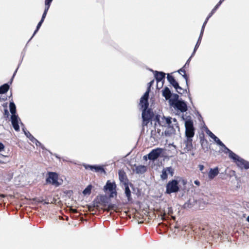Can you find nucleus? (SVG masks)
Masks as SVG:
<instances>
[{"label": "nucleus", "instance_id": "nucleus-37", "mask_svg": "<svg viewBox=\"0 0 249 249\" xmlns=\"http://www.w3.org/2000/svg\"><path fill=\"white\" fill-rule=\"evenodd\" d=\"M185 67H183L182 68L180 69L178 71V72L181 74H182V73H183V74H185Z\"/></svg>", "mask_w": 249, "mask_h": 249}, {"label": "nucleus", "instance_id": "nucleus-41", "mask_svg": "<svg viewBox=\"0 0 249 249\" xmlns=\"http://www.w3.org/2000/svg\"><path fill=\"white\" fill-rule=\"evenodd\" d=\"M191 59V57H190V58L187 60L185 64L184 65V66H183L184 67L186 68L187 67H188Z\"/></svg>", "mask_w": 249, "mask_h": 249}, {"label": "nucleus", "instance_id": "nucleus-17", "mask_svg": "<svg viewBox=\"0 0 249 249\" xmlns=\"http://www.w3.org/2000/svg\"><path fill=\"white\" fill-rule=\"evenodd\" d=\"M124 193L125 196H126L127 200L128 201H130L132 200V198L131 197V192L129 189L128 183H124Z\"/></svg>", "mask_w": 249, "mask_h": 249}, {"label": "nucleus", "instance_id": "nucleus-59", "mask_svg": "<svg viewBox=\"0 0 249 249\" xmlns=\"http://www.w3.org/2000/svg\"><path fill=\"white\" fill-rule=\"evenodd\" d=\"M172 217L173 219H175V216H172Z\"/></svg>", "mask_w": 249, "mask_h": 249}, {"label": "nucleus", "instance_id": "nucleus-53", "mask_svg": "<svg viewBox=\"0 0 249 249\" xmlns=\"http://www.w3.org/2000/svg\"><path fill=\"white\" fill-rule=\"evenodd\" d=\"M4 114L5 115H7V116L9 115V112H8L7 109H5L4 110Z\"/></svg>", "mask_w": 249, "mask_h": 249}, {"label": "nucleus", "instance_id": "nucleus-50", "mask_svg": "<svg viewBox=\"0 0 249 249\" xmlns=\"http://www.w3.org/2000/svg\"><path fill=\"white\" fill-rule=\"evenodd\" d=\"M148 154L146 155H144L143 157V159L145 160H147V159H148Z\"/></svg>", "mask_w": 249, "mask_h": 249}, {"label": "nucleus", "instance_id": "nucleus-61", "mask_svg": "<svg viewBox=\"0 0 249 249\" xmlns=\"http://www.w3.org/2000/svg\"><path fill=\"white\" fill-rule=\"evenodd\" d=\"M191 154H192V156L194 155V153H192Z\"/></svg>", "mask_w": 249, "mask_h": 249}, {"label": "nucleus", "instance_id": "nucleus-48", "mask_svg": "<svg viewBox=\"0 0 249 249\" xmlns=\"http://www.w3.org/2000/svg\"><path fill=\"white\" fill-rule=\"evenodd\" d=\"M168 213L169 215L173 213V211L171 207L168 208Z\"/></svg>", "mask_w": 249, "mask_h": 249}, {"label": "nucleus", "instance_id": "nucleus-46", "mask_svg": "<svg viewBox=\"0 0 249 249\" xmlns=\"http://www.w3.org/2000/svg\"><path fill=\"white\" fill-rule=\"evenodd\" d=\"M34 143H36L37 146H39L40 145H41V143L38 140H37L36 142H35Z\"/></svg>", "mask_w": 249, "mask_h": 249}, {"label": "nucleus", "instance_id": "nucleus-6", "mask_svg": "<svg viewBox=\"0 0 249 249\" xmlns=\"http://www.w3.org/2000/svg\"><path fill=\"white\" fill-rule=\"evenodd\" d=\"M163 151V148L159 147L152 149L148 154V159L150 160L155 161L160 157Z\"/></svg>", "mask_w": 249, "mask_h": 249}, {"label": "nucleus", "instance_id": "nucleus-42", "mask_svg": "<svg viewBox=\"0 0 249 249\" xmlns=\"http://www.w3.org/2000/svg\"><path fill=\"white\" fill-rule=\"evenodd\" d=\"M167 216L166 215V214L165 213H164L163 214L161 215V219L163 220H166L167 218Z\"/></svg>", "mask_w": 249, "mask_h": 249}, {"label": "nucleus", "instance_id": "nucleus-58", "mask_svg": "<svg viewBox=\"0 0 249 249\" xmlns=\"http://www.w3.org/2000/svg\"><path fill=\"white\" fill-rule=\"evenodd\" d=\"M247 220L249 222V216H248V217L247 218Z\"/></svg>", "mask_w": 249, "mask_h": 249}, {"label": "nucleus", "instance_id": "nucleus-3", "mask_svg": "<svg viewBox=\"0 0 249 249\" xmlns=\"http://www.w3.org/2000/svg\"><path fill=\"white\" fill-rule=\"evenodd\" d=\"M140 105L143 108L142 112V125H146L153 117L154 114L150 109H148V103L147 106H144V102L142 103L141 99Z\"/></svg>", "mask_w": 249, "mask_h": 249}, {"label": "nucleus", "instance_id": "nucleus-62", "mask_svg": "<svg viewBox=\"0 0 249 249\" xmlns=\"http://www.w3.org/2000/svg\"><path fill=\"white\" fill-rule=\"evenodd\" d=\"M45 204H48V203H49V202H45Z\"/></svg>", "mask_w": 249, "mask_h": 249}, {"label": "nucleus", "instance_id": "nucleus-9", "mask_svg": "<svg viewBox=\"0 0 249 249\" xmlns=\"http://www.w3.org/2000/svg\"><path fill=\"white\" fill-rule=\"evenodd\" d=\"M172 106L175 109L180 111L181 112H186L187 109V106L186 102L183 100L177 101Z\"/></svg>", "mask_w": 249, "mask_h": 249}, {"label": "nucleus", "instance_id": "nucleus-38", "mask_svg": "<svg viewBox=\"0 0 249 249\" xmlns=\"http://www.w3.org/2000/svg\"><path fill=\"white\" fill-rule=\"evenodd\" d=\"M114 207H115L114 204H110L108 206V208L107 209V211H109L110 210H113Z\"/></svg>", "mask_w": 249, "mask_h": 249}, {"label": "nucleus", "instance_id": "nucleus-24", "mask_svg": "<svg viewBox=\"0 0 249 249\" xmlns=\"http://www.w3.org/2000/svg\"><path fill=\"white\" fill-rule=\"evenodd\" d=\"M172 97L169 99V102L171 106L173 105L176 102L179 101L181 100H178L179 96L177 94H173L171 96Z\"/></svg>", "mask_w": 249, "mask_h": 249}, {"label": "nucleus", "instance_id": "nucleus-45", "mask_svg": "<svg viewBox=\"0 0 249 249\" xmlns=\"http://www.w3.org/2000/svg\"><path fill=\"white\" fill-rule=\"evenodd\" d=\"M198 167H199V170L201 171V172H202L204 168V166L203 165H201V164L198 165Z\"/></svg>", "mask_w": 249, "mask_h": 249}, {"label": "nucleus", "instance_id": "nucleus-29", "mask_svg": "<svg viewBox=\"0 0 249 249\" xmlns=\"http://www.w3.org/2000/svg\"><path fill=\"white\" fill-rule=\"evenodd\" d=\"M94 171L95 172H101L105 173V169L102 166L97 165H94Z\"/></svg>", "mask_w": 249, "mask_h": 249}, {"label": "nucleus", "instance_id": "nucleus-40", "mask_svg": "<svg viewBox=\"0 0 249 249\" xmlns=\"http://www.w3.org/2000/svg\"><path fill=\"white\" fill-rule=\"evenodd\" d=\"M109 192H110V197H113L114 196L117 195V192L116 191V189L113 191H110Z\"/></svg>", "mask_w": 249, "mask_h": 249}, {"label": "nucleus", "instance_id": "nucleus-31", "mask_svg": "<svg viewBox=\"0 0 249 249\" xmlns=\"http://www.w3.org/2000/svg\"><path fill=\"white\" fill-rule=\"evenodd\" d=\"M25 135L32 142L37 141V140L29 132H25Z\"/></svg>", "mask_w": 249, "mask_h": 249}, {"label": "nucleus", "instance_id": "nucleus-32", "mask_svg": "<svg viewBox=\"0 0 249 249\" xmlns=\"http://www.w3.org/2000/svg\"><path fill=\"white\" fill-rule=\"evenodd\" d=\"M91 185H88L83 191V194L84 195H89L91 192Z\"/></svg>", "mask_w": 249, "mask_h": 249}, {"label": "nucleus", "instance_id": "nucleus-16", "mask_svg": "<svg viewBox=\"0 0 249 249\" xmlns=\"http://www.w3.org/2000/svg\"><path fill=\"white\" fill-rule=\"evenodd\" d=\"M135 169L134 171L137 174H142L144 173L147 170L146 166L144 165H135Z\"/></svg>", "mask_w": 249, "mask_h": 249}, {"label": "nucleus", "instance_id": "nucleus-18", "mask_svg": "<svg viewBox=\"0 0 249 249\" xmlns=\"http://www.w3.org/2000/svg\"><path fill=\"white\" fill-rule=\"evenodd\" d=\"M119 178L121 182L123 183H127L128 180L125 174V173L124 171L120 170L118 173Z\"/></svg>", "mask_w": 249, "mask_h": 249}, {"label": "nucleus", "instance_id": "nucleus-11", "mask_svg": "<svg viewBox=\"0 0 249 249\" xmlns=\"http://www.w3.org/2000/svg\"><path fill=\"white\" fill-rule=\"evenodd\" d=\"M192 141L193 139H186L182 145L181 154H185L192 150L193 149Z\"/></svg>", "mask_w": 249, "mask_h": 249}, {"label": "nucleus", "instance_id": "nucleus-13", "mask_svg": "<svg viewBox=\"0 0 249 249\" xmlns=\"http://www.w3.org/2000/svg\"><path fill=\"white\" fill-rule=\"evenodd\" d=\"M174 170L171 167L163 168L160 175L161 178L163 180L167 179L168 174H170L171 176H173L174 174Z\"/></svg>", "mask_w": 249, "mask_h": 249}, {"label": "nucleus", "instance_id": "nucleus-28", "mask_svg": "<svg viewBox=\"0 0 249 249\" xmlns=\"http://www.w3.org/2000/svg\"><path fill=\"white\" fill-rule=\"evenodd\" d=\"M9 161L10 160L7 156L0 154V163H6Z\"/></svg>", "mask_w": 249, "mask_h": 249}, {"label": "nucleus", "instance_id": "nucleus-44", "mask_svg": "<svg viewBox=\"0 0 249 249\" xmlns=\"http://www.w3.org/2000/svg\"><path fill=\"white\" fill-rule=\"evenodd\" d=\"M47 12H44L43 13V15L42 16V18H41V19H43V21L44 20V19L45 18H46V15H47Z\"/></svg>", "mask_w": 249, "mask_h": 249}, {"label": "nucleus", "instance_id": "nucleus-49", "mask_svg": "<svg viewBox=\"0 0 249 249\" xmlns=\"http://www.w3.org/2000/svg\"><path fill=\"white\" fill-rule=\"evenodd\" d=\"M194 183L197 186H199L200 185V182L197 180H195Z\"/></svg>", "mask_w": 249, "mask_h": 249}, {"label": "nucleus", "instance_id": "nucleus-8", "mask_svg": "<svg viewBox=\"0 0 249 249\" xmlns=\"http://www.w3.org/2000/svg\"><path fill=\"white\" fill-rule=\"evenodd\" d=\"M58 175L55 172H50L48 173V177L46 178L47 183H52L56 186L60 185V183L58 182Z\"/></svg>", "mask_w": 249, "mask_h": 249}, {"label": "nucleus", "instance_id": "nucleus-15", "mask_svg": "<svg viewBox=\"0 0 249 249\" xmlns=\"http://www.w3.org/2000/svg\"><path fill=\"white\" fill-rule=\"evenodd\" d=\"M219 174V169L217 167L214 168H211L208 173V177L210 179H212Z\"/></svg>", "mask_w": 249, "mask_h": 249}, {"label": "nucleus", "instance_id": "nucleus-54", "mask_svg": "<svg viewBox=\"0 0 249 249\" xmlns=\"http://www.w3.org/2000/svg\"><path fill=\"white\" fill-rule=\"evenodd\" d=\"M22 129H23V131L24 133V134H25V132H29V131H27V130L25 129L24 128H22Z\"/></svg>", "mask_w": 249, "mask_h": 249}, {"label": "nucleus", "instance_id": "nucleus-19", "mask_svg": "<svg viewBox=\"0 0 249 249\" xmlns=\"http://www.w3.org/2000/svg\"><path fill=\"white\" fill-rule=\"evenodd\" d=\"M219 7V6L217 5H216L215 7L213 9L211 13L209 14L208 17H207L206 19H205L204 22L203 24V25L202 26V29H204L206 24H207L209 19L210 18H212V15L215 12L216 10L217 9V8Z\"/></svg>", "mask_w": 249, "mask_h": 249}, {"label": "nucleus", "instance_id": "nucleus-57", "mask_svg": "<svg viewBox=\"0 0 249 249\" xmlns=\"http://www.w3.org/2000/svg\"><path fill=\"white\" fill-rule=\"evenodd\" d=\"M39 146H40V147H41V148H42V149H44V145H42V144H41V145H40Z\"/></svg>", "mask_w": 249, "mask_h": 249}, {"label": "nucleus", "instance_id": "nucleus-1", "mask_svg": "<svg viewBox=\"0 0 249 249\" xmlns=\"http://www.w3.org/2000/svg\"><path fill=\"white\" fill-rule=\"evenodd\" d=\"M207 134L216 143L217 145L221 146L224 149L222 151L226 154H229V157L233 161L236 163L237 166L242 169L245 168L248 169L249 168V162L240 157L229 148H228L210 130H207Z\"/></svg>", "mask_w": 249, "mask_h": 249}, {"label": "nucleus", "instance_id": "nucleus-26", "mask_svg": "<svg viewBox=\"0 0 249 249\" xmlns=\"http://www.w3.org/2000/svg\"><path fill=\"white\" fill-rule=\"evenodd\" d=\"M9 89L8 84H4L0 87V94H4L7 92Z\"/></svg>", "mask_w": 249, "mask_h": 249}, {"label": "nucleus", "instance_id": "nucleus-4", "mask_svg": "<svg viewBox=\"0 0 249 249\" xmlns=\"http://www.w3.org/2000/svg\"><path fill=\"white\" fill-rule=\"evenodd\" d=\"M178 181L177 180L173 179L170 181L166 186V193L170 194L173 193H176L179 191Z\"/></svg>", "mask_w": 249, "mask_h": 249}, {"label": "nucleus", "instance_id": "nucleus-55", "mask_svg": "<svg viewBox=\"0 0 249 249\" xmlns=\"http://www.w3.org/2000/svg\"><path fill=\"white\" fill-rule=\"evenodd\" d=\"M71 211L74 213H77V210L76 209H72Z\"/></svg>", "mask_w": 249, "mask_h": 249}, {"label": "nucleus", "instance_id": "nucleus-51", "mask_svg": "<svg viewBox=\"0 0 249 249\" xmlns=\"http://www.w3.org/2000/svg\"><path fill=\"white\" fill-rule=\"evenodd\" d=\"M197 49H196L195 48H194V51L191 55V56L190 57H191V58L193 57V55H195V53H196V51Z\"/></svg>", "mask_w": 249, "mask_h": 249}, {"label": "nucleus", "instance_id": "nucleus-21", "mask_svg": "<svg viewBox=\"0 0 249 249\" xmlns=\"http://www.w3.org/2000/svg\"><path fill=\"white\" fill-rule=\"evenodd\" d=\"M116 184L115 182H111L109 180H108L104 186V189L105 190H108L110 191H113L116 189Z\"/></svg>", "mask_w": 249, "mask_h": 249}, {"label": "nucleus", "instance_id": "nucleus-30", "mask_svg": "<svg viewBox=\"0 0 249 249\" xmlns=\"http://www.w3.org/2000/svg\"><path fill=\"white\" fill-rule=\"evenodd\" d=\"M165 127L168 125H171V124L173 123V119H172L171 117H165Z\"/></svg>", "mask_w": 249, "mask_h": 249}, {"label": "nucleus", "instance_id": "nucleus-20", "mask_svg": "<svg viewBox=\"0 0 249 249\" xmlns=\"http://www.w3.org/2000/svg\"><path fill=\"white\" fill-rule=\"evenodd\" d=\"M162 96L165 97L166 100H169L171 97L172 94L170 89L168 87H165L162 90Z\"/></svg>", "mask_w": 249, "mask_h": 249}, {"label": "nucleus", "instance_id": "nucleus-39", "mask_svg": "<svg viewBox=\"0 0 249 249\" xmlns=\"http://www.w3.org/2000/svg\"><path fill=\"white\" fill-rule=\"evenodd\" d=\"M182 76L185 79V80L186 81V85L188 87V76L185 73L182 74Z\"/></svg>", "mask_w": 249, "mask_h": 249}, {"label": "nucleus", "instance_id": "nucleus-22", "mask_svg": "<svg viewBox=\"0 0 249 249\" xmlns=\"http://www.w3.org/2000/svg\"><path fill=\"white\" fill-rule=\"evenodd\" d=\"M167 79L169 82L174 87V88H176V86H177L178 84V82L175 80V78L169 73L167 74Z\"/></svg>", "mask_w": 249, "mask_h": 249}, {"label": "nucleus", "instance_id": "nucleus-2", "mask_svg": "<svg viewBox=\"0 0 249 249\" xmlns=\"http://www.w3.org/2000/svg\"><path fill=\"white\" fill-rule=\"evenodd\" d=\"M182 118L185 121V138L186 139H192L194 137L195 131L193 121L189 116H187L186 118L182 116Z\"/></svg>", "mask_w": 249, "mask_h": 249}, {"label": "nucleus", "instance_id": "nucleus-56", "mask_svg": "<svg viewBox=\"0 0 249 249\" xmlns=\"http://www.w3.org/2000/svg\"><path fill=\"white\" fill-rule=\"evenodd\" d=\"M53 0H45V1L52 3Z\"/></svg>", "mask_w": 249, "mask_h": 249}, {"label": "nucleus", "instance_id": "nucleus-14", "mask_svg": "<svg viewBox=\"0 0 249 249\" xmlns=\"http://www.w3.org/2000/svg\"><path fill=\"white\" fill-rule=\"evenodd\" d=\"M11 123L14 129L18 131L19 130V126L18 125V121L20 120L18 115H11Z\"/></svg>", "mask_w": 249, "mask_h": 249}, {"label": "nucleus", "instance_id": "nucleus-33", "mask_svg": "<svg viewBox=\"0 0 249 249\" xmlns=\"http://www.w3.org/2000/svg\"><path fill=\"white\" fill-rule=\"evenodd\" d=\"M43 19H41L40 20V21L38 22L37 26H36V30L35 31L32 36L31 37V38H30V39H31L33 37L35 36V35L37 32L38 30H39V29L40 28V27H41L42 23L43 22Z\"/></svg>", "mask_w": 249, "mask_h": 249}, {"label": "nucleus", "instance_id": "nucleus-60", "mask_svg": "<svg viewBox=\"0 0 249 249\" xmlns=\"http://www.w3.org/2000/svg\"><path fill=\"white\" fill-rule=\"evenodd\" d=\"M203 206H201H201H200V208H201V209H203Z\"/></svg>", "mask_w": 249, "mask_h": 249}, {"label": "nucleus", "instance_id": "nucleus-35", "mask_svg": "<svg viewBox=\"0 0 249 249\" xmlns=\"http://www.w3.org/2000/svg\"><path fill=\"white\" fill-rule=\"evenodd\" d=\"M51 3L45 1V9L44 12H48Z\"/></svg>", "mask_w": 249, "mask_h": 249}, {"label": "nucleus", "instance_id": "nucleus-52", "mask_svg": "<svg viewBox=\"0 0 249 249\" xmlns=\"http://www.w3.org/2000/svg\"><path fill=\"white\" fill-rule=\"evenodd\" d=\"M224 0H220L218 2V3L216 5H217L218 6H219L221 5V4L222 3V2L223 1H224Z\"/></svg>", "mask_w": 249, "mask_h": 249}, {"label": "nucleus", "instance_id": "nucleus-12", "mask_svg": "<svg viewBox=\"0 0 249 249\" xmlns=\"http://www.w3.org/2000/svg\"><path fill=\"white\" fill-rule=\"evenodd\" d=\"M154 80H153L148 83V87L147 88V90L144 93L143 95L141 97V102H144V106H146L148 105V100L149 98V94L150 91V87L154 84Z\"/></svg>", "mask_w": 249, "mask_h": 249}, {"label": "nucleus", "instance_id": "nucleus-23", "mask_svg": "<svg viewBox=\"0 0 249 249\" xmlns=\"http://www.w3.org/2000/svg\"><path fill=\"white\" fill-rule=\"evenodd\" d=\"M164 119H165V116H163V117L160 118L158 116H157L156 117V118H155V120H156V121L158 123V124L160 125H161L162 126L165 127V120Z\"/></svg>", "mask_w": 249, "mask_h": 249}, {"label": "nucleus", "instance_id": "nucleus-5", "mask_svg": "<svg viewBox=\"0 0 249 249\" xmlns=\"http://www.w3.org/2000/svg\"><path fill=\"white\" fill-rule=\"evenodd\" d=\"M165 73L162 71H154V76L157 82V87L158 89H160L162 87L165 78Z\"/></svg>", "mask_w": 249, "mask_h": 249}, {"label": "nucleus", "instance_id": "nucleus-63", "mask_svg": "<svg viewBox=\"0 0 249 249\" xmlns=\"http://www.w3.org/2000/svg\"><path fill=\"white\" fill-rule=\"evenodd\" d=\"M175 228H178V227H177V226H175Z\"/></svg>", "mask_w": 249, "mask_h": 249}, {"label": "nucleus", "instance_id": "nucleus-34", "mask_svg": "<svg viewBox=\"0 0 249 249\" xmlns=\"http://www.w3.org/2000/svg\"><path fill=\"white\" fill-rule=\"evenodd\" d=\"M83 166L86 169H89L91 171L94 170V165H91L84 163L83 164Z\"/></svg>", "mask_w": 249, "mask_h": 249}, {"label": "nucleus", "instance_id": "nucleus-36", "mask_svg": "<svg viewBox=\"0 0 249 249\" xmlns=\"http://www.w3.org/2000/svg\"><path fill=\"white\" fill-rule=\"evenodd\" d=\"M179 93V94H182V92H181V91H183V89H182V88L181 87H180L179 86V84H178L177 86H176V88H174Z\"/></svg>", "mask_w": 249, "mask_h": 249}, {"label": "nucleus", "instance_id": "nucleus-43", "mask_svg": "<svg viewBox=\"0 0 249 249\" xmlns=\"http://www.w3.org/2000/svg\"><path fill=\"white\" fill-rule=\"evenodd\" d=\"M4 148V145L3 143L0 142V152L3 150Z\"/></svg>", "mask_w": 249, "mask_h": 249}, {"label": "nucleus", "instance_id": "nucleus-27", "mask_svg": "<svg viewBox=\"0 0 249 249\" xmlns=\"http://www.w3.org/2000/svg\"><path fill=\"white\" fill-rule=\"evenodd\" d=\"M204 30V29L201 28L199 36V37L198 38V40H197V42H196V45L195 46V48L196 49H197L199 47V45H200V42H201V39H202V36H203Z\"/></svg>", "mask_w": 249, "mask_h": 249}, {"label": "nucleus", "instance_id": "nucleus-10", "mask_svg": "<svg viewBox=\"0 0 249 249\" xmlns=\"http://www.w3.org/2000/svg\"><path fill=\"white\" fill-rule=\"evenodd\" d=\"M168 129L165 131V134L166 136H170L172 134L175 133L176 128H179L178 122L176 119L174 118L173 123L171 125H168Z\"/></svg>", "mask_w": 249, "mask_h": 249}, {"label": "nucleus", "instance_id": "nucleus-7", "mask_svg": "<svg viewBox=\"0 0 249 249\" xmlns=\"http://www.w3.org/2000/svg\"><path fill=\"white\" fill-rule=\"evenodd\" d=\"M201 201L204 204H207L208 203V200L206 198H202L199 199L198 201L195 199L194 198H190L187 202H186L183 205L184 208H191L195 207L196 204L197 202L200 203Z\"/></svg>", "mask_w": 249, "mask_h": 249}, {"label": "nucleus", "instance_id": "nucleus-25", "mask_svg": "<svg viewBox=\"0 0 249 249\" xmlns=\"http://www.w3.org/2000/svg\"><path fill=\"white\" fill-rule=\"evenodd\" d=\"M10 111L12 114V115L16 116V107L13 102H10L9 104Z\"/></svg>", "mask_w": 249, "mask_h": 249}, {"label": "nucleus", "instance_id": "nucleus-47", "mask_svg": "<svg viewBox=\"0 0 249 249\" xmlns=\"http://www.w3.org/2000/svg\"><path fill=\"white\" fill-rule=\"evenodd\" d=\"M18 69V68L16 70V71H15V72H14V73L13 74V76H12V78L11 79V82H10L11 83L12 82L13 79V78H14V77L16 72H17Z\"/></svg>", "mask_w": 249, "mask_h": 249}]
</instances>
